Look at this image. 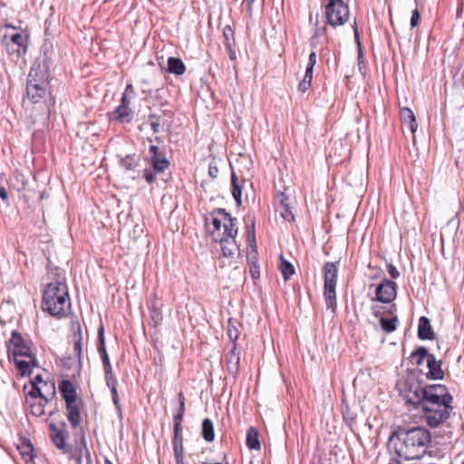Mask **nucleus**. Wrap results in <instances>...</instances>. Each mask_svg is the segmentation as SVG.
<instances>
[{
  "label": "nucleus",
  "instance_id": "obj_60",
  "mask_svg": "<svg viewBox=\"0 0 464 464\" xmlns=\"http://www.w3.org/2000/svg\"><path fill=\"white\" fill-rule=\"evenodd\" d=\"M39 383H44L45 386L48 385V383L46 382H44L43 380V377L41 374H37L36 376L34 377V379L31 381V385L32 386H34V385H37L39 386Z\"/></svg>",
  "mask_w": 464,
  "mask_h": 464
},
{
  "label": "nucleus",
  "instance_id": "obj_54",
  "mask_svg": "<svg viewBox=\"0 0 464 464\" xmlns=\"http://www.w3.org/2000/svg\"><path fill=\"white\" fill-rule=\"evenodd\" d=\"M249 272L253 280H257L260 277V270L257 264L249 266Z\"/></svg>",
  "mask_w": 464,
  "mask_h": 464
},
{
  "label": "nucleus",
  "instance_id": "obj_1",
  "mask_svg": "<svg viewBox=\"0 0 464 464\" xmlns=\"http://www.w3.org/2000/svg\"><path fill=\"white\" fill-rule=\"evenodd\" d=\"M401 460L420 459L431 443L430 431L423 427L406 429L399 427L390 437Z\"/></svg>",
  "mask_w": 464,
  "mask_h": 464
},
{
  "label": "nucleus",
  "instance_id": "obj_26",
  "mask_svg": "<svg viewBox=\"0 0 464 464\" xmlns=\"http://www.w3.org/2000/svg\"><path fill=\"white\" fill-rule=\"evenodd\" d=\"M17 450H19L22 458L25 462L32 461L34 458V449L33 443L30 440L24 439L22 440L20 444L17 446Z\"/></svg>",
  "mask_w": 464,
  "mask_h": 464
},
{
  "label": "nucleus",
  "instance_id": "obj_51",
  "mask_svg": "<svg viewBox=\"0 0 464 464\" xmlns=\"http://www.w3.org/2000/svg\"><path fill=\"white\" fill-rule=\"evenodd\" d=\"M320 44V37H319V32H314L313 36L310 39V46L313 51H315V49Z\"/></svg>",
  "mask_w": 464,
  "mask_h": 464
},
{
  "label": "nucleus",
  "instance_id": "obj_61",
  "mask_svg": "<svg viewBox=\"0 0 464 464\" xmlns=\"http://www.w3.org/2000/svg\"><path fill=\"white\" fill-rule=\"evenodd\" d=\"M150 128L154 133H159L160 131V118H157L156 121H152L150 122Z\"/></svg>",
  "mask_w": 464,
  "mask_h": 464
},
{
  "label": "nucleus",
  "instance_id": "obj_6",
  "mask_svg": "<svg viewBox=\"0 0 464 464\" xmlns=\"http://www.w3.org/2000/svg\"><path fill=\"white\" fill-rule=\"evenodd\" d=\"M52 63L53 46L45 44L41 48L40 57L34 62L27 80H32V82H35L49 83L48 78Z\"/></svg>",
  "mask_w": 464,
  "mask_h": 464
},
{
  "label": "nucleus",
  "instance_id": "obj_45",
  "mask_svg": "<svg viewBox=\"0 0 464 464\" xmlns=\"http://www.w3.org/2000/svg\"><path fill=\"white\" fill-rule=\"evenodd\" d=\"M246 235H247V242L249 245L256 244V225L246 226Z\"/></svg>",
  "mask_w": 464,
  "mask_h": 464
},
{
  "label": "nucleus",
  "instance_id": "obj_19",
  "mask_svg": "<svg viewBox=\"0 0 464 464\" xmlns=\"http://www.w3.org/2000/svg\"><path fill=\"white\" fill-rule=\"evenodd\" d=\"M110 119L121 124L130 123L133 120V111L130 106L119 105L110 113Z\"/></svg>",
  "mask_w": 464,
  "mask_h": 464
},
{
  "label": "nucleus",
  "instance_id": "obj_16",
  "mask_svg": "<svg viewBox=\"0 0 464 464\" xmlns=\"http://www.w3.org/2000/svg\"><path fill=\"white\" fill-rule=\"evenodd\" d=\"M226 365L228 373L236 381L239 373L240 365V352L237 348V344H233L226 356Z\"/></svg>",
  "mask_w": 464,
  "mask_h": 464
},
{
  "label": "nucleus",
  "instance_id": "obj_4",
  "mask_svg": "<svg viewBox=\"0 0 464 464\" xmlns=\"http://www.w3.org/2000/svg\"><path fill=\"white\" fill-rule=\"evenodd\" d=\"M49 430V436L54 446L63 450L64 454L69 455V459L75 461V464H82L83 449L81 444L72 448L66 444V440L70 437L68 430V424L65 421H61L59 424H55L49 419L46 420Z\"/></svg>",
  "mask_w": 464,
  "mask_h": 464
},
{
  "label": "nucleus",
  "instance_id": "obj_11",
  "mask_svg": "<svg viewBox=\"0 0 464 464\" xmlns=\"http://www.w3.org/2000/svg\"><path fill=\"white\" fill-rule=\"evenodd\" d=\"M28 35L23 33H14L5 35L3 43L9 53H15L18 57L25 54L27 51Z\"/></svg>",
  "mask_w": 464,
  "mask_h": 464
},
{
  "label": "nucleus",
  "instance_id": "obj_10",
  "mask_svg": "<svg viewBox=\"0 0 464 464\" xmlns=\"http://www.w3.org/2000/svg\"><path fill=\"white\" fill-rule=\"evenodd\" d=\"M324 6L326 21L333 27L341 26L348 21L349 7L343 0L334 3L332 7L329 6V4Z\"/></svg>",
  "mask_w": 464,
  "mask_h": 464
},
{
  "label": "nucleus",
  "instance_id": "obj_32",
  "mask_svg": "<svg viewBox=\"0 0 464 464\" xmlns=\"http://www.w3.org/2000/svg\"><path fill=\"white\" fill-rule=\"evenodd\" d=\"M186 71V66L181 59L169 57L168 59V72L175 75H182Z\"/></svg>",
  "mask_w": 464,
  "mask_h": 464
},
{
  "label": "nucleus",
  "instance_id": "obj_9",
  "mask_svg": "<svg viewBox=\"0 0 464 464\" xmlns=\"http://www.w3.org/2000/svg\"><path fill=\"white\" fill-rule=\"evenodd\" d=\"M6 347L10 360L11 358L26 357L31 359L34 366H38L35 355L32 353L30 346L22 334L17 331H12L11 337L6 343Z\"/></svg>",
  "mask_w": 464,
  "mask_h": 464
},
{
  "label": "nucleus",
  "instance_id": "obj_56",
  "mask_svg": "<svg viewBox=\"0 0 464 464\" xmlns=\"http://www.w3.org/2000/svg\"><path fill=\"white\" fill-rule=\"evenodd\" d=\"M230 60L234 61L237 58L236 50H235V44H227L225 45Z\"/></svg>",
  "mask_w": 464,
  "mask_h": 464
},
{
  "label": "nucleus",
  "instance_id": "obj_34",
  "mask_svg": "<svg viewBox=\"0 0 464 464\" xmlns=\"http://www.w3.org/2000/svg\"><path fill=\"white\" fill-rule=\"evenodd\" d=\"M231 186H232V196L237 203V206L242 205V187L238 183L237 174L232 171L231 174Z\"/></svg>",
  "mask_w": 464,
  "mask_h": 464
},
{
  "label": "nucleus",
  "instance_id": "obj_55",
  "mask_svg": "<svg viewBox=\"0 0 464 464\" xmlns=\"http://www.w3.org/2000/svg\"><path fill=\"white\" fill-rule=\"evenodd\" d=\"M387 269H388V273L390 274V276L392 279H397L400 277V272L398 271L396 266H393L392 264H389L387 266Z\"/></svg>",
  "mask_w": 464,
  "mask_h": 464
},
{
  "label": "nucleus",
  "instance_id": "obj_40",
  "mask_svg": "<svg viewBox=\"0 0 464 464\" xmlns=\"http://www.w3.org/2000/svg\"><path fill=\"white\" fill-rule=\"evenodd\" d=\"M104 327L101 324L98 328V352L101 357L104 356L107 353L106 345H105V334Z\"/></svg>",
  "mask_w": 464,
  "mask_h": 464
},
{
  "label": "nucleus",
  "instance_id": "obj_28",
  "mask_svg": "<svg viewBox=\"0 0 464 464\" xmlns=\"http://www.w3.org/2000/svg\"><path fill=\"white\" fill-rule=\"evenodd\" d=\"M278 268L285 281L289 280L295 272L293 264L287 261L283 254L279 256Z\"/></svg>",
  "mask_w": 464,
  "mask_h": 464
},
{
  "label": "nucleus",
  "instance_id": "obj_8",
  "mask_svg": "<svg viewBox=\"0 0 464 464\" xmlns=\"http://www.w3.org/2000/svg\"><path fill=\"white\" fill-rule=\"evenodd\" d=\"M179 407L173 416L174 421V438L173 451L176 464H185L183 459V438H182V420L185 412V397L182 392L178 394Z\"/></svg>",
  "mask_w": 464,
  "mask_h": 464
},
{
  "label": "nucleus",
  "instance_id": "obj_64",
  "mask_svg": "<svg viewBox=\"0 0 464 464\" xmlns=\"http://www.w3.org/2000/svg\"><path fill=\"white\" fill-rule=\"evenodd\" d=\"M123 93H126V95L130 96V99L134 96L135 91H134V88L131 83H130L126 86Z\"/></svg>",
  "mask_w": 464,
  "mask_h": 464
},
{
  "label": "nucleus",
  "instance_id": "obj_18",
  "mask_svg": "<svg viewBox=\"0 0 464 464\" xmlns=\"http://www.w3.org/2000/svg\"><path fill=\"white\" fill-rule=\"evenodd\" d=\"M66 418L72 428L76 430L82 422L81 409L78 401L65 403Z\"/></svg>",
  "mask_w": 464,
  "mask_h": 464
},
{
  "label": "nucleus",
  "instance_id": "obj_20",
  "mask_svg": "<svg viewBox=\"0 0 464 464\" xmlns=\"http://www.w3.org/2000/svg\"><path fill=\"white\" fill-rule=\"evenodd\" d=\"M441 365V361L437 360L434 354L430 356V359L427 360L428 372L426 377L430 380H442L444 378V372Z\"/></svg>",
  "mask_w": 464,
  "mask_h": 464
},
{
  "label": "nucleus",
  "instance_id": "obj_21",
  "mask_svg": "<svg viewBox=\"0 0 464 464\" xmlns=\"http://www.w3.org/2000/svg\"><path fill=\"white\" fill-rule=\"evenodd\" d=\"M59 390L65 403L77 401V392L70 380H62L59 383Z\"/></svg>",
  "mask_w": 464,
  "mask_h": 464
},
{
  "label": "nucleus",
  "instance_id": "obj_27",
  "mask_svg": "<svg viewBox=\"0 0 464 464\" xmlns=\"http://www.w3.org/2000/svg\"><path fill=\"white\" fill-rule=\"evenodd\" d=\"M277 198L281 207L284 208V211L281 212L282 218L287 221H294L295 216L291 210L289 198L282 191L277 193Z\"/></svg>",
  "mask_w": 464,
  "mask_h": 464
},
{
  "label": "nucleus",
  "instance_id": "obj_15",
  "mask_svg": "<svg viewBox=\"0 0 464 464\" xmlns=\"http://www.w3.org/2000/svg\"><path fill=\"white\" fill-rule=\"evenodd\" d=\"M149 162L155 173H161L169 167V160L164 155H160V149L158 146L151 145L149 149Z\"/></svg>",
  "mask_w": 464,
  "mask_h": 464
},
{
  "label": "nucleus",
  "instance_id": "obj_14",
  "mask_svg": "<svg viewBox=\"0 0 464 464\" xmlns=\"http://www.w3.org/2000/svg\"><path fill=\"white\" fill-rule=\"evenodd\" d=\"M213 214H218L222 216L224 219V232L220 237L236 238L237 235V218H233L229 212L221 208L214 209Z\"/></svg>",
  "mask_w": 464,
  "mask_h": 464
},
{
  "label": "nucleus",
  "instance_id": "obj_50",
  "mask_svg": "<svg viewBox=\"0 0 464 464\" xmlns=\"http://www.w3.org/2000/svg\"><path fill=\"white\" fill-rule=\"evenodd\" d=\"M311 80L303 78V80L298 84V91L302 93H304L311 86Z\"/></svg>",
  "mask_w": 464,
  "mask_h": 464
},
{
  "label": "nucleus",
  "instance_id": "obj_42",
  "mask_svg": "<svg viewBox=\"0 0 464 464\" xmlns=\"http://www.w3.org/2000/svg\"><path fill=\"white\" fill-rule=\"evenodd\" d=\"M223 37L225 45L227 44H235L234 31L230 25H226L223 28Z\"/></svg>",
  "mask_w": 464,
  "mask_h": 464
},
{
  "label": "nucleus",
  "instance_id": "obj_23",
  "mask_svg": "<svg viewBox=\"0 0 464 464\" xmlns=\"http://www.w3.org/2000/svg\"><path fill=\"white\" fill-rule=\"evenodd\" d=\"M216 241H219L221 245L222 254L226 257H233L237 253L239 254V247L235 238L215 237Z\"/></svg>",
  "mask_w": 464,
  "mask_h": 464
},
{
  "label": "nucleus",
  "instance_id": "obj_37",
  "mask_svg": "<svg viewBox=\"0 0 464 464\" xmlns=\"http://www.w3.org/2000/svg\"><path fill=\"white\" fill-rule=\"evenodd\" d=\"M398 317L393 316L392 318L381 317L380 324L382 329L386 333H392L397 328Z\"/></svg>",
  "mask_w": 464,
  "mask_h": 464
},
{
  "label": "nucleus",
  "instance_id": "obj_31",
  "mask_svg": "<svg viewBox=\"0 0 464 464\" xmlns=\"http://www.w3.org/2000/svg\"><path fill=\"white\" fill-rule=\"evenodd\" d=\"M432 355L433 354L430 353L426 347L420 346L411 353V359L417 365H421L423 364L424 361L427 362V360L430 359V356Z\"/></svg>",
  "mask_w": 464,
  "mask_h": 464
},
{
  "label": "nucleus",
  "instance_id": "obj_58",
  "mask_svg": "<svg viewBox=\"0 0 464 464\" xmlns=\"http://www.w3.org/2000/svg\"><path fill=\"white\" fill-rule=\"evenodd\" d=\"M103 364L104 372L107 371H112L111 364L110 362V358L108 354H105L104 356L101 357Z\"/></svg>",
  "mask_w": 464,
  "mask_h": 464
},
{
  "label": "nucleus",
  "instance_id": "obj_43",
  "mask_svg": "<svg viewBox=\"0 0 464 464\" xmlns=\"http://www.w3.org/2000/svg\"><path fill=\"white\" fill-rule=\"evenodd\" d=\"M106 384L110 390L117 388V380L112 373V371L104 372Z\"/></svg>",
  "mask_w": 464,
  "mask_h": 464
},
{
  "label": "nucleus",
  "instance_id": "obj_17",
  "mask_svg": "<svg viewBox=\"0 0 464 464\" xmlns=\"http://www.w3.org/2000/svg\"><path fill=\"white\" fill-rule=\"evenodd\" d=\"M71 328L72 331V341H73V352L75 356L78 358L79 362L82 361V326L77 318L72 321Z\"/></svg>",
  "mask_w": 464,
  "mask_h": 464
},
{
  "label": "nucleus",
  "instance_id": "obj_13",
  "mask_svg": "<svg viewBox=\"0 0 464 464\" xmlns=\"http://www.w3.org/2000/svg\"><path fill=\"white\" fill-rule=\"evenodd\" d=\"M49 83H41L26 81V96L28 101L34 104L42 102L48 94Z\"/></svg>",
  "mask_w": 464,
  "mask_h": 464
},
{
  "label": "nucleus",
  "instance_id": "obj_38",
  "mask_svg": "<svg viewBox=\"0 0 464 464\" xmlns=\"http://www.w3.org/2000/svg\"><path fill=\"white\" fill-rule=\"evenodd\" d=\"M227 335L230 340L231 346L233 344H237V341L239 337V331L237 328L233 318H229L227 320Z\"/></svg>",
  "mask_w": 464,
  "mask_h": 464
},
{
  "label": "nucleus",
  "instance_id": "obj_44",
  "mask_svg": "<svg viewBox=\"0 0 464 464\" xmlns=\"http://www.w3.org/2000/svg\"><path fill=\"white\" fill-rule=\"evenodd\" d=\"M217 214H213V212L211 213V223L213 225V230L211 231V235L213 236V237H216V232H218L221 227H223V224H222V221L216 217Z\"/></svg>",
  "mask_w": 464,
  "mask_h": 464
},
{
  "label": "nucleus",
  "instance_id": "obj_53",
  "mask_svg": "<svg viewBox=\"0 0 464 464\" xmlns=\"http://www.w3.org/2000/svg\"><path fill=\"white\" fill-rule=\"evenodd\" d=\"M218 168L215 161H211L208 165V175L212 179H216L218 175Z\"/></svg>",
  "mask_w": 464,
  "mask_h": 464
},
{
  "label": "nucleus",
  "instance_id": "obj_25",
  "mask_svg": "<svg viewBox=\"0 0 464 464\" xmlns=\"http://www.w3.org/2000/svg\"><path fill=\"white\" fill-rule=\"evenodd\" d=\"M150 311V316L151 319V325L156 328L160 325L163 321V314L161 311L160 305L158 304L156 297L151 299L150 304L148 305Z\"/></svg>",
  "mask_w": 464,
  "mask_h": 464
},
{
  "label": "nucleus",
  "instance_id": "obj_49",
  "mask_svg": "<svg viewBox=\"0 0 464 464\" xmlns=\"http://www.w3.org/2000/svg\"><path fill=\"white\" fill-rule=\"evenodd\" d=\"M420 18V12H419L418 8L416 7L412 11L411 17L410 24H411V28H414V27H416L419 24Z\"/></svg>",
  "mask_w": 464,
  "mask_h": 464
},
{
  "label": "nucleus",
  "instance_id": "obj_52",
  "mask_svg": "<svg viewBox=\"0 0 464 464\" xmlns=\"http://www.w3.org/2000/svg\"><path fill=\"white\" fill-rule=\"evenodd\" d=\"M353 31H354V38H355V41H356V44H357V46H358V53H359V57L362 55V44H361V41H360V35H359V32H358V28H357V25H356V23L354 22V24H353Z\"/></svg>",
  "mask_w": 464,
  "mask_h": 464
},
{
  "label": "nucleus",
  "instance_id": "obj_41",
  "mask_svg": "<svg viewBox=\"0 0 464 464\" xmlns=\"http://www.w3.org/2000/svg\"><path fill=\"white\" fill-rule=\"evenodd\" d=\"M250 251L246 255L247 264L248 266L256 265L258 262V254L256 249V243L254 245H249Z\"/></svg>",
  "mask_w": 464,
  "mask_h": 464
},
{
  "label": "nucleus",
  "instance_id": "obj_22",
  "mask_svg": "<svg viewBox=\"0 0 464 464\" xmlns=\"http://www.w3.org/2000/svg\"><path fill=\"white\" fill-rule=\"evenodd\" d=\"M418 337L420 340H433L435 334L430 324V321L426 316H421L418 324Z\"/></svg>",
  "mask_w": 464,
  "mask_h": 464
},
{
  "label": "nucleus",
  "instance_id": "obj_46",
  "mask_svg": "<svg viewBox=\"0 0 464 464\" xmlns=\"http://www.w3.org/2000/svg\"><path fill=\"white\" fill-rule=\"evenodd\" d=\"M155 174L156 173L153 171V169L146 168L143 169L142 177L148 184H152L156 180Z\"/></svg>",
  "mask_w": 464,
  "mask_h": 464
},
{
  "label": "nucleus",
  "instance_id": "obj_48",
  "mask_svg": "<svg viewBox=\"0 0 464 464\" xmlns=\"http://www.w3.org/2000/svg\"><path fill=\"white\" fill-rule=\"evenodd\" d=\"M81 447H82V449H83V456L86 459V464H92L91 452H90L89 449L87 448L86 441H85L84 438H82L81 440Z\"/></svg>",
  "mask_w": 464,
  "mask_h": 464
},
{
  "label": "nucleus",
  "instance_id": "obj_29",
  "mask_svg": "<svg viewBox=\"0 0 464 464\" xmlns=\"http://www.w3.org/2000/svg\"><path fill=\"white\" fill-rule=\"evenodd\" d=\"M140 162V157L135 153L129 154L120 159V166L125 170H134Z\"/></svg>",
  "mask_w": 464,
  "mask_h": 464
},
{
  "label": "nucleus",
  "instance_id": "obj_59",
  "mask_svg": "<svg viewBox=\"0 0 464 464\" xmlns=\"http://www.w3.org/2000/svg\"><path fill=\"white\" fill-rule=\"evenodd\" d=\"M382 308L383 307L378 306V305L372 306V313L373 316L376 318H379L381 320V317H383L382 312Z\"/></svg>",
  "mask_w": 464,
  "mask_h": 464
},
{
  "label": "nucleus",
  "instance_id": "obj_39",
  "mask_svg": "<svg viewBox=\"0 0 464 464\" xmlns=\"http://www.w3.org/2000/svg\"><path fill=\"white\" fill-rule=\"evenodd\" d=\"M31 408V413L35 417H41L44 414V407L47 402L38 401H27Z\"/></svg>",
  "mask_w": 464,
  "mask_h": 464
},
{
  "label": "nucleus",
  "instance_id": "obj_30",
  "mask_svg": "<svg viewBox=\"0 0 464 464\" xmlns=\"http://www.w3.org/2000/svg\"><path fill=\"white\" fill-rule=\"evenodd\" d=\"M246 446L249 450H260L259 433L256 428L250 427L246 431Z\"/></svg>",
  "mask_w": 464,
  "mask_h": 464
},
{
  "label": "nucleus",
  "instance_id": "obj_57",
  "mask_svg": "<svg viewBox=\"0 0 464 464\" xmlns=\"http://www.w3.org/2000/svg\"><path fill=\"white\" fill-rule=\"evenodd\" d=\"M244 223L246 226L256 225V216L253 213H247L244 217Z\"/></svg>",
  "mask_w": 464,
  "mask_h": 464
},
{
  "label": "nucleus",
  "instance_id": "obj_24",
  "mask_svg": "<svg viewBox=\"0 0 464 464\" xmlns=\"http://www.w3.org/2000/svg\"><path fill=\"white\" fill-rule=\"evenodd\" d=\"M400 116L402 124L407 126L411 133H415L418 129V123L413 111L410 108L404 107L401 109Z\"/></svg>",
  "mask_w": 464,
  "mask_h": 464
},
{
  "label": "nucleus",
  "instance_id": "obj_12",
  "mask_svg": "<svg viewBox=\"0 0 464 464\" xmlns=\"http://www.w3.org/2000/svg\"><path fill=\"white\" fill-rule=\"evenodd\" d=\"M397 296V285L395 282L384 278L381 284L375 288V297L373 301H378L382 304H391Z\"/></svg>",
  "mask_w": 464,
  "mask_h": 464
},
{
  "label": "nucleus",
  "instance_id": "obj_63",
  "mask_svg": "<svg viewBox=\"0 0 464 464\" xmlns=\"http://www.w3.org/2000/svg\"><path fill=\"white\" fill-rule=\"evenodd\" d=\"M315 63H316V53H315V51H312L311 53L309 54L307 65L314 66Z\"/></svg>",
  "mask_w": 464,
  "mask_h": 464
},
{
  "label": "nucleus",
  "instance_id": "obj_36",
  "mask_svg": "<svg viewBox=\"0 0 464 464\" xmlns=\"http://www.w3.org/2000/svg\"><path fill=\"white\" fill-rule=\"evenodd\" d=\"M40 401L48 402L49 399L43 393L41 388L37 385L32 386V390L26 395V401Z\"/></svg>",
  "mask_w": 464,
  "mask_h": 464
},
{
  "label": "nucleus",
  "instance_id": "obj_2",
  "mask_svg": "<svg viewBox=\"0 0 464 464\" xmlns=\"http://www.w3.org/2000/svg\"><path fill=\"white\" fill-rule=\"evenodd\" d=\"M452 396L448 388L442 384H432L430 393L420 404L422 418L430 428L443 423L452 410Z\"/></svg>",
  "mask_w": 464,
  "mask_h": 464
},
{
  "label": "nucleus",
  "instance_id": "obj_35",
  "mask_svg": "<svg viewBox=\"0 0 464 464\" xmlns=\"http://www.w3.org/2000/svg\"><path fill=\"white\" fill-rule=\"evenodd\" d=\"M13 360L21 376L31 374L32 368L34 367L31 362V359L25 361L23 360L22 357H16L13 358Z\"/></svg>",
  "mask_w": 464,
  "mask_h": 464
},
{
  "label": "nucleus",
  "instance_id": "obj_3",
  "mask_svg": "<svg viewBox=\"0 0 464 464\" xmlns=\"http://www.w3.org/2000/svg\"><path fill=\"white\" fill-rule=\"evenodd\" d=\"M70 307V299L64 278L49 283L43 295L42 309L52 316L61 318Z\"/></svg>",
  "mask_w": 464,
  "mask_h": 464
},
{
  "label": "nucleus",
  "instance_id": "obj_62",
  "mask_svg": "<svg viewBox=\"0 0 464 464\" xmlns=\"http://www.w3.org/2000/svg\"><path fill=\"white\" fill-rule=\"evenodd\" d=\"M314 66L306 65L305 72L304 78L308 80H313V72Z\"/></svg>",
  "mask_w": 464,
  "mask_h": 464
},
{
  "label": "nucleus",
  "instance_id": "obj_47",
  "mask_svg": "<svg viewBox=\"0 0 464 464\" xmlns=\"http://www.w3.org/2000/svg\"><path fill=\"white\" fill-rule=\"evenodd\" d=\"M110 391L111 393V399H112L113 404L115 405L116 409L118 410L120 415H121V405L120 403L117 388L111 389Z\"/></svg>",
  "mask_w": 464,
  "mask_h": 464
},
{
  "label": "nucleus",
  "instance_id": "obj_7",
  "mask_svg": "<svg viewBox=\"0 0 464 464\" xmlns=\"http://www.w3.org/2000/svg\"><path fill=\"white\" fill-rule=\"evenodd\" d=\"M324 273V296L327 309L335 312L337 306L336 301V285L338 276V267L336 263L326 262L323 267Z\"/></svg>",
  "mask_w": 464,
  "mask_h": 464
},
{
  "label": "nucleus",
  "instance_id": "obj_33",
  "mask_svg": "<svg viewBox=\"0 0 464 464\" xmlns=\"http://www.w3.org/2000/svg\"><path fill=\"white\" fill-rule=\"evenodd\" d=\"M201 435L207 442H212L215 440L214 424L208 418L204 419L202 421Z\"/></svg>",
  "mask_w": 464,
  "mask_h": 464
},
{
  "label": "nucleus",
  "instance_id": "obj_5",
  "mask_svg": "<svg viewBox=\"0 0 464 464\" xmlns=\"http://www.w3.org/2000/svg\"><path fill=\"white\" fill-rule=\"evenodd\" d=\"M401 396L411 410H419L430 393L431 385H422L415 377L409 376L397 384Z\"/></svg>",
  "mask_w": 464,
  "mask_h": 464
}]
</instances>
